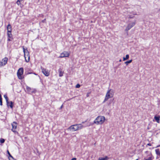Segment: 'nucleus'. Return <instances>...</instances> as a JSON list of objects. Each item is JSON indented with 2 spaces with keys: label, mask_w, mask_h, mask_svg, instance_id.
<instances>
[{
  "label": "nucleus",
  "mask_w": 160,
  "mask_h": 160,
  "mask_svg": "<svg viewBox=\"0 0 160 160\" xmlns=\"http://www.w3.org/2000/svg\"><path fill=\"white\" fill-rule=\"evenodd\" d=\"M105 120V117L103 116H98L94 121V123L97 124H102L103 123Z\"/></svg>",
  "instance_id": "f257e3e1"
},
{
  "label": "nucleus",
  "mask_w": 160,
  "mask_h": 160,
  "mask_svg": "<svg viewBox=\"0 0 160 160\" xmlns=\"http://www.w3.org/2000/svg\"><path fill=\"white\" fill-rule=\"evenodd\" d=\"M114 92L113 90L111 89L108 90L106 93L105 97L103 103H104L106 101H107L109 98H112L113 97Z\"/></svg>",
  "instance_id": "f03ea898"
},
{
  "label": "nucleus",
  "mask_w": 160,
  "mask_h": 160,
  "mask_svg": "<svg viewBox=\"0 0 160 160\" xmlns=\"http://www.w3.org/2000/svg\"><path fill=\"white\" fill-rule=\"evenodd\" d=\"M23 51L24 53V57L26 62H28L30 60L29 52L27 49H25L23 47Z\"/></svg>",
  "instance_id": "7ed1b4c3"
},
{
  "label": "nucleus",
  "mask_w": 160,
  "mask_h": 160,
  "mask_svg": "<svg viewBox=\"0 0 160 160\" xmlns=\"http://www.w3.org/2000/svg\"><path fill=\"white\" fill-rule=\"evenodd\" d=\"M23 72V68H20L18 70L17 74L18 78L19 79H22L23 78V77L22 76Z\"/></svg>",
  "instance_id": "20e7f679"
},
{
  "label": "nucleus",
  "mask_w": 160,
  "mask_h": 160,
  "mask_svg": "<svg viewBox=\"0 0 160 160\" xmlns=\"http://www.w3.org/2000/svg\"><path fill=\"white\" fill-rule=\"evenodd\" d=\"M70 52L67 51H65L62 52L60 55L59 56V58H63L65 57H69Z\"/></svg>",
  "instance_id": "39448f33"
},
{
  "label": "nucleus",
  "mask_w": 160,
  "mask_h": 160,
  "mask_svg": "<svg viewBox=\"0 0 160 160\" xmlns=\"http://www.w3.org/2000/svg\"><path fill=\"white\" fill-rule=\"evenodd\" d=\"M12 131L18 133V132L16 131V129L17 128V124L16 122H14L12 123Z\"/></svg>",
  "instance_id": "423d86ee"
},
{
  "label": "nucleus",
  "mask_w": 160,
  "mask_h": 160,
  "mask_svg": "<svg viewBox=\"0 0 160 160\" xmlns=\"http://www.w3.org/2000/svg\"><path fill=\"white\" fill-rule=\"evenodd\" d=\"M41 70L43 73L46 76H48L49 75V72L48 70L45 69L42 67L41 68Z\"/></svg>",
  "instance_id": "0eeeda50"
},
{
  "label": "nucleus",
  "mask_w": 160,
  "mask_h": 160,
  "mask_svg": "<svg viewBox=\"0 0 160 160\" xmlns=\"http://www.w3.org/2000/svg\"><path fill=\"white\" fill-rule=\"evenodd\" d=\"M8 61V58H5L1 61H0V67L4 66L7 63Z\"/></svg>",
  "instance_id": "6e6552de"
},
{
  "label": "nucleus",
  "mask_w": 160,
  "mask_h": 160,
  "mask_svg": "<svg viewBox=\"0 0 160 160\" xmlns=\"http://www.w3.org/2000/svg\"><path fill=\"white\" fill-rule=\"evenodd\" d=\"M76 124L73 125L69 127L67 130L68 131L74 132L77 131Z\"/></svg>",
  "instance_id": "1a4fd4ad"
},
{
  "label": "nucleus",
  "mask_w": 160,
  "mask_h": 160,
  "mask_svg": "<svg viewBox=\"0 0 160 160\" xmlns=\"http://www.w3.org/2000/svg\"><path fill=\"white\" fill-rule=\"evenodd\" d=\"M135 22H133L129 24L125 30V31H128L131 28L133 27L135 24Z\"/></svg>",
  "instance_id": "9d476101"
},
{
  "label": "nucleus",
  "mask_w": 160,
  "mask_h": 160,
  "mask_svg": "<svg viewBox=\"0 0 160 160\" xmlns=\"http://www.w3.org/2000/svg\"><path fill=\"white\" fill-rule=\"evenodd\" d=\"M26 89L28 92L29 93H34L36 92V90L35 89H32L28 86L26 87Z\"/></svg>",
  "instance_id": "9b49d317"
},
{
  "label": "nucleus",
  "mask_w": 160,
  "mask_h": 160,
  "mask_svg": "<svg viewBox=\"0 0 160 160\" xmlns=\"http://www.w3.org/2000/svg\"><path fill=\"white\" fill-rule=\"evenodd\" d=\"M76 128H77V130H78L80 129H82L83 128L85 127L86 126H84L82 125L81 124H76ZM88 125H87V126H88Z\"/></svg>",
  "instance_id": "f8f14e48"
},
{
  "label": "nucleus",
  "mask_w": 160,
  "mask_h": 160,
  "mask_svg": "<svg viewBox=\"0 0 160 160\" xmlns=\"http://www.w3.org/2000/svg\"><path fill=\"white\" fill-rule=\"evenodd\" d=\"M7 30H8V32H11L12 31V27L11 25L9 24L7 26Z\"/></svg>",
  "instance_id": "ddd939ff"
},
{
  "label": "nucleus",
  "mask_w": 160,
  "mask_h": 160,
  "mask_svg": "<svg viewBox=\"0 0 160 160\" xmlns=\"http://www.w3.org/2000/svg\"><path fill=\"white\" fill-rule=\"evenodd\" d=\"M58 72L59 73V77H62L63 75V72H62V69L59 68L58 70Z\"/></svg>",
  "instance_id": "4468645a"
},
{
  "label": "nucleus",
  "mask_w": 160,
  "mask_h": 160,
  "mask_svg": "<svg viewBox=\"0 0 160 160\" xmlns=\"http://www.w3.org/2000/svg\"><path fill=\"white\" fill-rule=\"evenodd\" d=\"M109 159V158L106 156L105 158H99L98 160H108Z\"/></svg>",
  "instance_id": "2eb2a0df"
},
{
  "label": "nucleus",
  "mask_w": 160,
  "mask_h": 160,
  "mask_svg": "<svg viewBox=\"0 0 160 160\" xmlns=\"http://www.w3.org/2000/svg\"><path fill=\"white\" fill-rule=\"evenodd\" d=\"M155 119L156 121L158 122L159 123L160 122V117H157L156 116H155L154 118Z\"/></svg>",
  "instance_id": "dca6fc26"
},
{
  "label": "nucleus",
  "mask_w": 160,
  "mask_h": 160,
  "mask_svg": "<svg viewBox=\"0 0 160 160\" xmlns=\"http://www.w3.org/2000/svg\"><path fill=\"white\" fill-rule=\"evenodd\" d=\"M4 97L5 98L6 100V101L7 104V105L8 106V104L9 103V102L8 101V97H7V95H4Z\"/></svg>",
  "instance_id": "f3484780"
},
{
  "label": "nucleus",
  "mask_w": 160,
  "mask_h": 160,
  "mask_svg": "<svg viewBox=\"0 0 160 160\" xmlns=\"http://www.w3.org/2000/svg\"><path fill=\"white\" fill-rule=\"evenodd\" d=\"M155 152L156 154L160 156V151L159 149H157L155 150Z\"/></svg>",
  "instance_id": "a211bd4d"
},
{
  "label": "nucleus",
  "mask_w": 160,
  "mask_h": 160,
  "mask_svg": "<svg viewBox=\"0 0 160 160\" xmlns=\"http://www.w3.org/2000/svg\"><path fill=\"white\" fill-rule=\"evenodd\" d=\"M8 36L9 38H12V35L11 32H8Z\"/></svg>",
  "instance_id": "6ab92c4d"
},
{
  "label": "nucleus",
  "mask_w": 160,
  "mask_h": 160,
  "mask_svg": "<svg viewBox=\"0 0 160 160\" xmlns=\"http://www.w3.org/2000/svg\"><path fill=\"white\" fill-rule=\"evenodd\" d=\"M132 61V60H129V61L126 62H125V63L127 65L128 63H130Z\"/></svg>",
  "instance_id": "aec40b11"
},
{
  "label": "nucleus",
  "mask_w": 160,
  "mask_h": 160,
  "mask_svg": "<svg viewBox=\"0 0 160 160\" xmlns=\"http://www.w3.org/2000/svg\"><path fill=\"white\" fill-rule=\"evenodd\" d=\"M9 105L10 106L11 108H12V101H11L10 103L9 102V103L8 104V106Z\"/></svg>",
  "instance_id": "412c9836"
},
{
  "label": "nucleus",
  "mask_w": 160,
  "mask_h": 160,
  "mask_svg": "<svg viewBox=\"0 0 160 160\" xmlns=\"http://www.w3.org/2000/svg\"><path fill=\"white\" fill-rule=\"evenodd\" d=\"M22 0H18L17 2H16V3L18 5H21V2H20L22 1Z\"/></svg>",
  "instance_id": "4be33fe9"
},
{
  "label": "nucleus",
  "mask_w": 160,
  "mask_h": 160,
  "mask_svg": "<svg viewBox=\"0 0 160 160\" xmlns=\"http://www.w3.org/2000/svg\"><path fill=\"white\" fill-rule=\"evenodd\" d=\"M0 141L1 143H3L5 142V140L4 139L1 138L0 140Z\"/></svg>",
  "instance_id": "5701e85b"
},
{
  "label": "nucleus",
  "mask_w": 160,
  "mask_h": 160,
  "mask_svg": "<svg viewBox=\"0 0 160 160\" xmlns=\"http://www.w3.org/2000/svg\"><path fill=\"white\" fill-rule=\"evenodd\" d=\"M9 160H15L12 156L10 157H9Z\"/></svg>",
  "instance_id": "b1692460"
},
{
  "label": "nucleus",
  "mask_w": 160,
  "mask_h": 160,
  "mask_svg": "<svg viewBox=\"0 0 160 160\" xmlns=\"http://www.w3.org/2000/svg\"><path fill=\"white\" fill-rule=\"evenodd\" d=\"M127 60L129 58V55L128 54H127L126 56V57H125Z\"/></svg>",
  "instance_id": "393cba45"
},
{
  "label": "nucleus",
  "mask_w": 160,
  "mask_h": 160,
  "mask_svg": "<svg viewBox=\"0 0 160 160\" xmlns=\"http://www.w3.org/2000/svg\"><path fill=\"white\" fill-rule=\"evenodd\" d=\"M80 84H78L76 85V88H80Z\"/></svg>",
  "instance_id": "a878e982"
},
{
  "label": "nucleus",
  "mask_w": 160,
  "mask_h": 160,
  "mask_svg": "<svg viewBox=\"0 0 160 160\" xmlns=\"http://www.w3.org/2000/svg\"><path fill=\"white\" fill-rule=\"evenodd\" d=\"M0 105L1 106H2V99H0Z\"/></svg>",
  "instance_id": "bb28decb"
},
{
  "label": "nucleus",
  "mask_w": 160,
  "mask_h": 160,
  "mask_svg": "<svg viewBox=\"0 0 160 160\" xmlns=\"http://www.w3.org/2000/svg\"><path fill=\"white\" fill-rule=\"evenodd\" d=\"M7 152H8V155H9V157H10L11 156H12V155H11V154H10V152H9L8 151V150Z\"/></svg>",
  "instance_id": "cd10ccee"
},
{
  "label": "nucleus",
  "mask_w": 160,
  "mask_h": 160,
  "mask_svg": "<svg viewBox=\"0 0 160 160\" xmlns=\"http://www.w3.org/2000/svg\"><path fill=\"white\" fill-rule=\"evenodd\" d=\"M45 20H46V19H44L42 20V22H44L45 21Z\"/></svg>",
  "instance_id": "c85d7f7f"
},
{
  "label": "nucleus",
  "mask_w": 160,
  "mask_h": 160,
  "mask_svg": "<svg viewBox=\"0 0 160 160\" xmlns=\"http://www.w3.org/2000/svg\"><path fill=\"white\" fill-rule=\"evenodd\" d=\"M71 160H76V158H72Z\"/></svg>",
  "instance_id": "c756f323"
},
{
  "label": "nucleus",
  "mask_w": 160,
  "mask_h": 160,
  "mask_svg": "<svg viewBox=\"0 0 160 160\" xmlns=\"http://www.w3.org/2000/svg\"><path fill=\"white\" fill-rule=\"evenodd\" d=\"M127 59H126L125 58V57H123V61H125Z\"/></svg>",
  "instance_id": "7c9ffc66"
},
{
  "label": "nucleus",
  "mask_w": 160,
  "mask_h": 160,
  "mask_svg": "<svg viewBox=\"0 0 160 160\" xmlns=\"http://www.w3.org/2000/svg\"><path fill=\"white\" fill-rule=\"evenodd\" d=\"M62 105L61 106V107H60V109L62 108Z\"/></svg>",
  "instance_id": "2f4dec72"
},
{
  "label": "nucleus",
  "mask_w": 160,
  "mask_h": 160,
  "mask_svg": "<svg viewBox=\"0 0 160 160\" xmlns=\"http://www.w3.org/2000/svg\"><path fill=\"white\" fill-rule=\"evenodd\" d=\"M8 41H10V38H8Z\"/></svg>",
  "instance_id": "473e14b6"
},
{
  "label": "nucleus",
  "mask_w": 160,
  "mask_h": 160,
  "mask_svg": "<svg viewBox=\"0 0 160 160\" xmlns=\"http://www.w3.org/2000/svg\"><path fill=\"white\" fill-rule=\"evenodd\" d=\"M148 145L149 146H151V144L150 143H149V144H148Z\"/></svg>",
  "instance_id": "72a5a7b5"
},
{
  "label": "nucleus",
  "mask_w": 160,
  "mask_h": 160,
  "mask_svg": "<svg viewBox=\"0 0 160 160\" xmlns=\"http://www.w3.org/2000/svg\"><path fill=\"white\" fill-rule=\"evenodd\" d=\"M84 123V122H82V123Z\"/></svg>",
  "instance_id": "f704fd0d"
},
{
  "label": "nucleus",
  "mask_w": 160,
  "mask_h": 160,
  "mask_svg": "<svg viewBox=\"0 0 160 160\" xmlns=\"http://www.w3.org/2000/svg\"><path fill=\"white\" fill-rule=\"evenodd\" d=\"M121 59H120V60L119 61H120V62H121Z\"/></svg>",
  "instance_id": "c9c22d12"
},
{
  "label": "nucleus",
  "mask_w": 160,
  "mask_h": 160,
  "mask_svg": "<svg viewBox=\"0 0 160 160\" xmlns=\"http://www.w3.org/2000/svg\"><path fill=\"white\" fill-rule=\"evenodd\" d=\"M129 18H132V17H129Z\"/></svg>",
  "instance_id": "e433bc0d"
},
{
  "label": "nucleus",
  "mask_w": 160,
  "mask_h": 160,
  "mask_svg": "<svg viewBox=\"0 0 160 160\" xmlns=\"http://www.w3.org/2000/svg\"><path fill=\"white\" fill-rule=\"evenodd\" d=\"M159 11H160V9H159Z\"/></svg>",
  "instance_id": "4c0bfd02"
}]
</instances>
